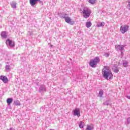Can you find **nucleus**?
I'll return each instance as SVG.
<instances>
[{"label": "nucleus", "instance_id": "18", "mask_svg": "<svg viewBox=\"0 0 130 130\" xmlns=\"http://www.w3.org/2000/svg\"><path fill=\"white\" fill-rule=\"evenodd\" d=\"M85 126V123L84 122L81 121L79 124V127L81 128H83L84 126Z\"/></svg>", "mask_w": 130, "mask_h": 130}, {"label": "nucleus", "instance_id": "13", "mask_svg": "<svg viewBox=\"0 0 130 130\" xmlns=\"http://www.w3.org/2000/svg\"><path fill=\"white\" fill-rule=\"evenodd\" d=\"M91 26H92V22H91V21L86 22V26L87 27V28H90Z\"/></svg>", "mask_w": 130, "mask_h": 130}, {"label": "nucleus", "instance_id": "17", "mask_svg": "<svg viewBox=\"0 0 130 130\" xmlns=\"http://www.w3.org/2000/svg\"><path fill=\"white\" fill-rule=\"evenodd\" d=\"M11 7L13 8V9H16V8H17V3H15V2H13L11 4Z\"/></svg>", "mask_w": 130, "mask_h": 130}, {"label": "nucleus", "instance_id": "6", "mask_svg": "<svg viewBox=\"0 0 130 130\" xmlns=\"http://www.w3.org/2000/svg\"><path fill=\"white\" fill-rule=\"evenodd\" d=\"M6 43L7 45H9L10 47H14V46H15V42L11 40L10 39L7 40Z\"/></svg>", "mask_w": 130, "mask_h": 130}, {"label": "nucleus", "instance_id": "16", "mask_svg": "<svg viewBox=\"0 0 130 130\" xmlns=\"http://www.w3.org/2000/svg\"><path fill=\"white\" fill-rule=\"evenodd\" d=\"M105 25V23L104 22H99L98 23V27H103Z\"/></svg>", "mask_w": 130, "mask_h": 130}, {"label": "nucleus", "instance_id": "21", "mask_svg": "<svg viewBox=\"0 0 130 130\" xmlns=\"http://www.w3.org/2000/svg\"><path fill=\"white\" fill-rule=\"evenodd\" d=\"M128 63V62H127V61L123 62V67H124V68H126V67H127Z\"/></svg>", "mask_w": 130, "mask_h": 130}, {"label": "nucleus", "instance_id": "10", "mask_svg": "<svg viewBox=\"0 0 130 130\" xmlns=\"http://www.w3.org/2000/svg\"><path fill=\"white\" fill-rule=\"evenodd\" d=\"M1 36L2 37V38L6 39V38L8 37V34H7L6 31H3L1 32Z\"/></svg>", "mask_w": 130, "mask_h": 130}, {"label": "nucleus", "instance_id": "3", "mask_svg": "<svg viewBox=\"0 0 130 130\" xmlns=\"http://www.w3.org/2000/svg\"><path fill=\"white\" fill-rule=\"evenodd\" d=\"M92 13V11L91 10L86 9H84L82 12V15L85 19H87V18H89L90 17V15H91V13Z\"/></svg>", "mask_w": 130, "mask_h": 130}, {"label": "nucleus", "instance_id": "15", "mask_svg": "<svg viewBox=\"0 0 130 130\" xmlns=\"http://www.w3.org/2000/svg\"><path fill=\"white\" fill-rule=\"evenodd\" d=\"M14 105H16V106H20L21 105V103H20V101L19 100H16L14 102Z\"/></svg>", "mask_w": 130, "mask_h": 130}, {"label": "nucleus", "instance_id": "8", "mask_svg": "<svg viewBox=\"0 0 130 130\" xmlns=\"http://www.w3.org/2000/svg\"><path fill=\"white\" fill-rule=\"evenodd\" d=\"M74 115L78 116V117H80L81 116V114L80 112V109L77 108L74 110Z\"/></svg>", "mask_w": 130, "mask_h": 130}, {"label": "nucleus", "instance_id": "2", "mask_svg": "<svg viewBox=\"0 0 130 130\" xmlns=\"http://www.w3.org/2000/svg\"><path fill=\"white\" fill-rule=\"evenodd\" d=\"M98 62H100V58L99 57H95L94 59L90 60L89 66H90L91 68H96Z\"/></svg>", "mask_w": 130, "mask_h": 130}, {"label": "nucleus", "instance_id": "14", "mask_svg": "<svg viewBox=\"0 0 130 130\" xmlns=\"http://www.w3.org/2000/svg\"><path fill=\"white\" fill-rule=\"evenodd\" d=\"M123 45H117L116 46V48L118 49V50H123Z\"/></svg>", "mask_w": 130, "mask_h": 130}, {"label": "nucleus", "instance_id": "23", "mask_svg": "<svg viewBox=\"0 0 130 130\" xmlns=\"http://www.w3.org/2000/svg\"><path fill=\"white\" fill-rule=\"evenodd\" d=\"M6 70L7 71L10 70V66H6Z\"/></svg>", "mask_w": 130, "mask_h": 130}, {"label": "nucleus", "instance_id": "1", "mask_svg": "<svg viewBox=\"0 0 130 130\" xmlns=\"http://www.w3.org/2000/svg\"><path fill=\"white\" fill-rule=\"evenodd\" d=\"M102 75L106 80L111 79L113 78V75L111 73L110 68L108 67L105 66L102 70Z\"/></svg>", "mask_w": 130, "mask_h": 130}, {"label": "nucleus", "instance_id": "4", "mask_svg": "<svg viewBox=\"0 0 130 130\" xmlns=\"http://www.w3.org/2000/svg\"><path fill=\"white\" fill-rule=\"evenodd\" d=\"M129 27V26H128V25H122L120 27V30L121 32V33H122V34H124L125 32H127Z\"/></svg>", "mask_w": 130, "mask_h": 130}, {"label": "nucleus", "instance_id": "26", "mask_svg": "<svg viewBox=\"0 0 130 130\" xmlns=\"http://www.w3.org/2000/svg\"><path fill=\"white\" fill-rule=\"evenodd\" d=\"M127 98L128 99H130V96H127Z\"/></svg>", "mask_w": 130, "mask_h": 130}, {"label": "nucleus", "instance_id": "20", "mask_svg": "<svg viewBox=\"0 0 130 130\" xmlns=\"http://www.w3.org/2000/svg\"><path fill=\"white\" fill-rule=\"evenodd\" d=\"M103 95V90H101L99 93L98 97H102V95Z\"/></svg>", "mask_w": 130, "mask_h": 130}, {"label": "nucleus", "instance_id": "12", "mask_svg": "<svg viewBox=\"0 0 130 130\" xmlns=\"http://www.w3.org/2000/svg\"><path fill=\"white\" fill-rule=\"evenodd\" d=\"M13 103V99L12 98H8L7 100V103L8 104V105H11L12 103Z\"/></svg>", "mask_w": 130, "mask_h": 130}, {"label": "nucleus", "instance_id": "19", "mask_svg": "<svg viewBox=\"0 0 130 130\" xmlns=\"http://www.w3.org/2000/svg\"><path fill=\"white\" fill-rule=\"evenodd\" d=\"M88 3L91 5H94L96 3V0H88Z\"/></svg>", "mask_w": 130, "mask_h": 130}, {"label": "nucleus", "instance_id": "28", "mask_svg": "<svg viewBox=\"0 0 130 130\" xmlns=\"http://www.w3.org/2000/svg\"><path fill=\"white\" fill-rule=\"evenodd\" d=\"M106 56H109V54H106Z\"/></svg>", "mask_w": 130, "mask_h": 130}, {"label": "nucleus", "instance_id": "25", "mask_svg": "<svg viewBox=\"0 0 130 130\" xmlns=\"http://www.w3.org/2000/svg\"><path fill=\"white\" fill-rule=\"evenodd\" d=\"M128 7L130 8V2H128Z\"/></svg>", "mask_w": 130, "mask_h": 130}, {"label": "nucleus", "instance_id": "22", "mask_svg": "<svg viewBox=\"0 0 130 130\" xmlns=\"http://www.w3.org/2000/svg\"><path fill=\"white\" fill-rule=\"evenodd\" d=\"M119 70H118V69L116 68L114 70V73H118Z\"/></svg>", "mask_w": 130, "mask_h": 130}, {"label": "nucleus", "instance_id": "11", "mask_svg": "<svg viewBox=\"0 0 130 130\" xmlns=\"http://www.w3.org/2000/svg\"><path fill=\"white\" fill-rule=\"evenodd\" d=\"M93 128H94V126L91 124L90 125H87L85 130H92Z\"/></svg>", "mask_w": 130, "mask_h": 130}, {"label": "nucleus", "instance_id": "9", "mask_svg": "<svg viewBox=\"0 0 130 130\" xmlns=\"http://www.w3.org/2000/svg\"><path fill=\"white\" fill-rule=\"evenodd\" d=\"M40 0H29V4L31 7H34Z\"/></svg>", "mask_w": 130, "mask_h": 130}, {"label": "nucleus", "instance_id": "5", "mask_svg": "<svg viewBox=\"0 0 130 130\" xmlns=\"http://www.w3.org/2000/svg\"><path fill=\"white\" fill-rule=\"evenodd\" d=\"M64 19L65 22L70 25H74V24H75V21H73L70 16L65 17H64Z\"/></svg>", "mask_w": 130, "mask_h": 130}, {"label": "nucleus", "instance_id": "7", "mask_svg": "<svg viewBox=\"0 0 130 130\" xmlns=\"http://www.w3.org/2000/svg\"><path fill=\"white\" fill-rule=\"evenodd\" d=\"M0 80L3 82V83H5V84H7L9 82V79H8V78L7 76H5L3 75L0 76Z\"/></svg>", "mask_w": 130, "mask_h": 130}, {"label": "nucleus", "instance_id": "27", "mask_svg": "<svg viewBox=\"0 0 130 130\" xmlns=\"http://www.w3.org/2000/svg\"><path fill=\"white\" fill-rule=\"evenodd\" d=\"M43 87L44 88V90H45V86H43Z\"/></svg>", "mask_w": 130, "mask_h": 130}, {"label": "nucleus", "instance_id": "24", "mask_svg": "<svg viewBox=\"0 0 130 130\" xmlns=\"http://www.w3.org/2000/svg\"><path fill=\"white\" fill-rule=\"evenodd\" d=\"M127 121H128V122H129V123H130V118H128L127 119Z\"/></svg>", "mask_w": 130, "mask_h": 130}]
</instances>
